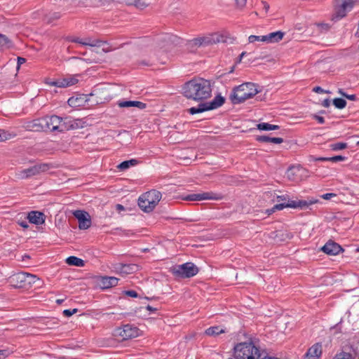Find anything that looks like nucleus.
Wrapping results in <instances>:
<instances>
[{
    "mask_svg": "<svg viewBox=\"0 0 359 359\" xmlns=\"http://www.w3.org/2000/svg\"><path fill=\"white\" fill-rule=\"evenodd\" d=\"M182 90L187 99L201 102L211 97L212 86L210 80L197 77L184 83Z\"/></svg>",
    "mask_w": 359,
    "mask_h": 359,
    "instance_id": "nucleus-1",
    "label": "nucleus"
},
{
    "mask_svg": "<svg viewBox=\"0 0 359 359\" xmlns=\"http://www.w3.org/2000/svg\"><path fill=\"white\" fill-rule=\"evenodd\" d=\"M258 93L259 90L257 89L255 83L250 82L244 83L233 88L229 95V99L233 104H238L252 98Z\"/></svg>",
    "mask_w": 359,
    "mask_h": 359,
    "instance_id": "nucleus-2",
    "label": "nucleus"
},
{
    "mask_svg": "<svg viewBox=\"0 0 359 359\" xmlns=\"http://www.w3.org/2000/svg\"><path fill=\"white\" fill-rule=\"evenodd\" d=\"M235 359H259V349L252 342L239 343L234 347Z\"/></svg>",
    "mask_w": 359,
    "mask_h": 359,
    "instance_id": "nucleus-3",
    "label": "nucleus"
},
{
    "mask_svg": "<svg viewBox=\"0 0 359 359\" xmlns=\"http://www.w3.org/2000/svg\"><path fill=\"white\" fill-rule=\"evenodd\" d=\"M170 271L176 278H188L196 276L198 268L192 262H187L172 266Z\"/></svg>",
    "mask_w": 359,
    "mask_h": 359,
    "instance_id": "nucleus-4",
    "label": "nucleus"
},
{
    "mask_svg": "<svg viewBox=\"0 0 359 359\" xmlns=\"http://www.w3.org/2000/svg\"><path fill=\"white\" fill-rule=\"evenodd\" d=\"M140 332V329L135 325L126 324L114 329L113 335L116 337H120L122 341H125L138 337Z\"/></svg>",
    "mask_w": 359,
    "mask_h": 359,
    "instance_id": "nucleus-5",
    "label": "nucleus"
},
{
    "mask_svg": "<svg viewBox=\"0 0 359 359\" xmlns=\"http://www.w3.org/2000/svg\"><path fill=\"white\" fill-rule=\"evenodd\" d=\"M318 199L311 198L308 200L288 201L287 203L276 204L273 207V211L281 210L285 208H299L301 210L307 209L311 205L317 203Z\"/></svg>",
    "mask_w": 359,
    "mask_h": 359,
    "instance_id": "nucleus-6",
    "label": "nucleus"
},
{
    "mask_svg": "<svg viewBox=\"0 0 359 359\" xmlns=\"http://www.w3.org/2000/svg\"><path fill=\"white\" fill-rule=\"evenodd\" d=\"M353 6V0H336L334 13L332 20L337 21L346 15V13L352 9Z\"/></svg>",
    "mask_w": 359,
    "mask_h": 359,
    "instance_id": "nucleus-7",
    "label": "nucleus"
},
{
    "mask_svg": "<svg viewBox=\"0 0 359 359\" xmlns=\"http://www.w3.org/2000/svg\"><path fill=\"white\" fill-rule=\"evenodd\" d=\"M353 6V0H336L334 13L332 20L337 21L346 15V13L352 9Z\"/></svg>",
    "mask_w": 359,
    "mask_h": 359,
    "instance_id": "nucleus-8",
    "label": "nucleus"
},
{
    "mask_svg": "<svg viewBox=\"0 0 359 359\" xmlns=\"http://www.w3.org/2000/svg\"><path fill=\"white\" fill-rule=\"evenodd\" d=\"M158 40L161 42L159 44L160 48L165 51H168L173 47L180 45L183 41L182 39L172 34H165Z\"/></svg>",
    "mask_w": 359,
    "mask_h": 359,
    "instance_id": "nucleus-9",
    "label": "nucleus"
},
{
    "mask_svg": "<svg viewBox=\"0 0 359 359\" xmlns=\"http://www.w3.org/2000/svg\"><path fill=\"white\" fill-rule=\"evenodd\" d=\"M223 196L221 194L213 192H203L200 194H191L182 198L183 200L189 201H198L203 200H221Z\"/></svg>",
    "mask_w": 359,
    "mask_h": 359,
    "instance_id": "nucleus-10",
    "label": "nucleus"
},
{
    "mask_svg": "<svg viewBox=\"0 0 359 359\" xmlns=\"http://www.w3.org/2000/svg\"><path fill=\"white\" fill-rule=\"evenodd\" d=\"M82 127V121L81 119H73L71 117H61L59 133H63L70 130H75Z\"/></svg>",
    "mask_w": 359,
    "mask_h": 359,
    "instance_id": "nucleus-11",
    "label": "nucleus"
},
{
    "mask_svg": "<svg viewBox=\"0 0 359 359\" xmlns=\"http://www.w3.org/2000/svg\"><path fill=\"white\" fill-rule=\"evenodd\" d=\"M44 131L59 132L61 117L52 115L43 117Z\"/></svg>",
    "mask_w": 359,
    "mask_h": 359,
    "instance_id": "nucleus-12",
    "label": "nucleus"
},
{
    "mask_svg": "<svg viewBox=\"0 0 359 359\" xmlns=\"http://www.w3.org/2000/svg\"><path fill=\"white\" fill-rule=\"evenodd\" d=\"M51 167V164L50 163H38L23 170L22 172L25 175V177H30L44 172L48 170Z\"/></svg>",
    "mask_w": 359,
    "mask_h": 359,
    "instance_id": "nucleus-13",
    "label": "nucleus"
},
{
    "mask_svg": "<svg viewBox=\"0 0 359 359\" xmlns=\"http://www.w3.org/2000/svg\"><path fill=\"white\" fill-rule=\"evenodd\" d=\"M74 217L78 219L79 228L80 229H87L91 225V219L89 214L83 210H76L74 212Z\"/></svg>",
    "mask_w": 359,
    "mask_h": 359,
    "instance_id": "nucleus-14",
    "label": "nucleus"
},
{
    "mask_svg": "<svg viewBox=\"0 0 359 359\" xmlns=\"http://www.w3.org/2000/svg\"><path fill=\"white\" fill-rule=\"evenodd\" d=\"M221 36L218 34H212L209 36H203L195 38L193 39V43L195 46H208L213 43H219L222 41Z\"/></svg>",
    "mask_w": 359,
    "mask_h": 359,
    "instance_id": "nucleus-15",
    "label": "nucleus"
},
{
    "mask_svg": "<svg viewBox=\"0 0 359 359\" xmlns=\"http://www.w3.org/2000/svg\"><path fill=\"white\" fill-rule=\"evenodd\" d=\"M11 285L15 288H23L26 290V272H18L14 273L9 278Z\"/></svg>",
    "mask_w": 359,
    "mask_h": 359,
    "instance_id": "nucleus-16",
    "label": "nucleus"
},
{
    "mask_svg": "<svg viewBox=\"0 0 359 359\" xmlns=\"http://www.w3.org/2000/svg\"><path fill=\"white\" fill-rule=\"evenodd\" d=\"M321 250L329 255H337L344 250L338 243L329 241L321 248Z\"/></svg>",
    "mask_w": 359,
    "mask_h": 359,
    "instance_id": "nucleus-17",
    "label": "nucleus"
},
{
    "mask_svg": "<svg viewBox=\"0 0 359 359\" xmlns=\"http://www.w3.org/2000/svg\"><path fill=\"white\" fill-rule=\"evenodd\" d=\"M147 203L150 204L153 209L157 205L161 198V193L156 189H152L143 194Z\"/></svg>",
    "mask_w": 359,
    "mask_h": 359,
    "instance_id": "nucleus-18",
    "label": "nucleus"
},
{
    "mask_svg": "<svg viewBox=\"0 0 359 359\" xmlns=\"http://www.w3.org/2000/svg\"><path fill=\"white\" fill-rule=\"evenodd\" d=\"M27 218L30 223L40 225L45 222L46 216L41 212L33 210L28 213Z\"/></svg>",
    "mask_w": 359,
    "mask_h": 359,
    "instance_id": "nucleus-19",
    "label": "nucleus"
},
{
    "mask_svg": "<svg viewBox=\"0 0 359 359\" xmlns=\"http://www.w3.org/2000/svg\"><path fill=\"white\" fill-rule=\"evenodd\" d=\"M118 278L114 276H102L99 285L102 289H109L118 285Z\"/></svg>",
    "mask_w": 359,
    "mask_h": 359,
    "instance_id": "nucleus-20",
    "label": "nucleus"
},
{
    "mask_svg": "<svg viewBox=\"0 0 359 359\" xmlns=\"http://www.w3.org/2000/svg\"><path fill=\"white\" fill-rule=\"evenodd\" d=\"M43 117L36 118L26 123L25 128L31 131L41 132L44 131Z\"/></svg>",
    "mask_w": 359,
    "mask_h": 359,
    "instance_id": "nucleus-21",
    "label": "nucleus"
},
{
    "mask_svg": "<svg viewBox=\"0 0 359 359\" xmlns=\"http://www.w3.org/2000/svg\"><path fill=\"white\" fill-rule=\"evenodd\" d=\"M321 354L322 344L320 343H316L308 349L305 355L308 359H318Z\"/></svg>",
    "mask_w": 359,
    "mask_h": 359,
    "instance_id": "nucleus-22",
    "label": "nucleus"
},
{
    "mask_svg": "<svg viewBox=\"0 0 359 359\" xmlns=\"http://www.w3.org/2000/svg\"><path fill=\"white\" fill-rule=\"evenodd\" d=\"M93 93L89 95H81L79 97H72L69 98L67 103L70 107H76L82 104L83 102H87L89 101L88 96H93Z\"/></svg>",
    "mask_w": 359,
    "mask_h": 359,
    "instance_id": "nucleus-23",
    "label": "nucleus"
},
{
    "mask_svg": "<svg viewBox=\"0 0 359 359\" xmlns=\"http://www.w3.org/2000/svg\"><path fill=\"white\" fill-rule=\"evenodd\" d=\"M117 104L121 108L137 107L140 109H143L147 107V104L144 102L132 100L118 101Z\"/></svg>",
    "mask_w": 359,
    "mask_h": 359,
    "instance_id": "nucleus-24",
    "label": "nucleus"
},
{
    "mask_svg": "<svg viewBox=\"0 0 359 359\" xmlns=\"http://www.w3.org/2000/svg\"><path fill=\"white\" fill-rule=\"evenodd\" d=\"M225 102V98L220 95H218L215 97V98L209 102H205L208 109V111L212 110L215 109H217Z\"/></svg>",
    "mask_w": 359,
    "mask_h": 359,
    "instance_id": "nucleus-25",
    "label": "nucleus"
},
{
    "mask_svg": "<svg viewBox=\"0 0 359 359\" xmlns=\"http://www.w3.org/2000/svg\"><path fill=\"white\" fill-rule=\"evenodd\" d=\"M285 33L281 31H277L274 32H271L267 35H265L264 39H266V43H276L283 39Z\"/></svg>",
    "mask_w": 359,
    "mask_h": 359,
    "instance_id": "nucleus-26",
    "label": "nucleus"
},
{
    "mask_svg": "<svg viewBox=\"0 0 359 359\" xmlns=\"http://www.w3.org/2000/svg\"><path fill=\"white\" fill-rule=\"evenodd\" d=\"M116 269H118L122 273L129 274L137 271L138 269V266L134 264L120 263L118 264V267Z\"/></svg>",
    "mask_w": 359,
    "mask_h": 359,
    "instance_id": "nucleus-27",
    "label": "nucleus"
},
{
    "mask_svg": "<svg viewBox=\"0 0 359 359\" xmlns=\"http://www.w3.org/2000/svg\"><path fill=\"white\" fill-rule=\"evenodd\" d=\"M255 140L259 142H271L274 144L283 142V139L281 137H270L267 135H257Z\"/></svg>",
    "mask_w": 359,
    "mask_h": 359,
    "instance_id": "nucleus-28",
    "label": "nucleus"
},
{
    "mask_svg": "<svg viewBox=\"0 0 359 359\" xmlns=\"http://www.w3.org/2000/svg\"><path fill=\"white\" fill-rule=\"evenodd\" d=\"M66 263L69 266L82 267L85 265V262L77 257L70 256L66 259Z\"/></svg>",
    "mask_w": 359,
    "mask_h": 359,
    "instance_id": "nucleus-29",
    "label": "nucleus"
},
{
    "mask_svg": "<svg viewBox=\"0 0 359 359\" xmlns=\"http://www.w3.org/2000/svg\"><path fill=\"white\" fill-rule=\"evenodd\" d=\"M46 84L59 87V88H65L68 87V82L66 78L57 79L55 81H51L50 79H46Z\"/></svg>",
    "mask_w": 359,
    "mask_h": 359,
    "instance_id": "nucleus-30",
    "label": "nucleus"
},
{
    "mask_svg": "<svg viewBox=\"0 0 359 359\" xmlns=\"http://www.w3.org/2000/svg\"><path fill=\"white\" fill-rule=\"evenodd\" d=\"M138 205L140 208L145 212H150L154 210L151 205L147 203V200L145 198H144L143 194L140 196L138 199Z\"/></svg>",
    "mask_w": 359,
    "mask_h": 359,
    "instance_id": "nucleus-31",
    "label": "nucleus"
},
{
    "mask_svg": "<svg viewBox=\"0 0 359 359\" xmlns=\"http://www.w3.org/2000/svg\"><path fill=\"white\" fill-rule=\"evenodd\" d=\"M137 163H138V161L137 159H133H133H130V160L124 161L121 162V163H119L117 165V168L119 170H125L129 168L131 166L136 165Z\"/></svg>",
    "mask_w": 359,
    "mask_h": 359,
    "instance_id": "nucleus-32",
    "label": "nucleus"
},
{
    "mask_svg": "<svg viewBox=\"0 0 359 359\" xmlns=\"http://www.w3.org/2000/svg\"><path fill=\"white\" fill-rule=\"evenodd\" d=\"M225 330L219 326H212L208 328L205 333L208 336H217L219 334L224 333Z\"/></svg>",
    "mask_w": 359,
    "mask_h": 359,
    "instance_id": "nucleus-33",
    "label": "nucleus"
},
{
    "mask_svg": "<svg viewBox=\"0 0 359 359\" xmlns=\"http://www.w3.org/2000/svg\"><path fill=\"white\" fill-rule=\"evenodd\" d=\"M38 280L40 279L36 275L26 272V290H29Z\"/></svg>",
    "mask_w": 359,
    "mask_h": 359,
    "instance_id": "nucleus-34",
    "label": "nucleus"
},
{
    "mask_svg": "<svg viewBox=\"0 0 359 359\" xmlns=\"http://www.w3.org/2000/svg\"><path fill=\"white\" fill-rule=\"evenodd\" d=\"M257 128L259 130H275L280 128L278 125H273L269 123H260L257 125Z\"/></svg>",
    "mask_w": 359,
    "mask_h": 359,
    "instance_id": "nucleus-35",
    "label": "nucleus"
},
{
    "mask_svg": "<svg viewBox=\"0 0 359 359\" xmlns=\"http://www.w3.org/2000/svg\"><path fill=\"white\" fill-rule=\"evenodd\" d=\"M208 111L205 103H200L197 107H193L188 109L190 114H196Z\"/></svg>",
    "mask_w": 359,
    "mask_h": 359,
    "instance_id": "nucleus-36",
    "label": "nucleus"
},
{
    "mask_svg": "<svg viewBox=\"0 0 359 359\" xmlns=\"http://www.w3.org/2000/svg\"><path fill=\"white\" fill-rule=\"evenodd\" d=\"M12 46V41L4 34H0V51Z\"/></svg>",
    "mask_w": 359,
    "mask_h": 359,
    "instance_id": "nucleus-37",
    "label": "nucleus"
},
{
    "mask_svg": "<svg viewBox=\"0 0 359 359\" xmlns=\"http://www.w3.org/2000/svg\"><path fill=\"white\" fill-rule=\"evenodd\" d=\"M333 104L337 109H342L346 106V101L341 97L334 98L332 101Z\"/></svg>",
    "mask_w": 359,
    "mask_h": 359,
    "instance_id": "nucleus-38",
    "label": "nucleus"
},
{
    "mask_svg": "<svg viewBox=\"0 0 359 359\" xmlns=\"http://www.w3.org/2000/svg\"><path fill=\"white\" fill-rule=\"evenodd\" d=\"M330 148L333 151H338L346 149L348 147L347 143L345 142H337L330 144Z\"/></svg>",
    "mask_w": 359,
    "mask_h": 359,
    "instance_id": "nucleus-39",
    "label": "nucleus"
},
{
    "mask_svg": "<svg viewBox=\"0 0 359 359\" xmlns=\"http://www.w3.org/2000/svg\"><path fill=\"white\" fill-rule=\"evenodd\" d=\"M104 43H106V41L96 39V40H93V41L89 40V42L83 43V45L90 46H93V47H94V46L100 47Z\"/></svg>",
    "mask_w": 359,
    "mask_h": 359,
    "instance_id": "nucleus-40",
    "label": "nucleus"
},
{
    "mask_svg": "<svg viewBox=\"0 0 359 359\" xmlns=\"http://www.w3.org/2000/svg\"><path fill=\"white\" fill-rule=\"evenodd\" d=\"M314 25L318 27L320 33L327 32L330 28L327 23H315Z\"/></svg>",
    "mask_w": 359,
    "mask_h": 359,
    "instance_id": "nucleus-41",
    "label": "nucleus"
},
{
    "mask_svg": "<svg viewBox=\"0 0 359 359\" xmlns=\"http://www.w3.org/2000/svg\"><path fill=\"white\" fill-rule=\"evenodd\" d=\"M332 359H353L352 355L348 353L341 352L337 354Z\"/></svg>",
    "mask_w": 359,
    "mask_h": 359,
    "instance_id": "nucleus-42",
    "label": "nucleus"
},
{
    "mask_svg": "<svg viewBox=\"0 0 359 359\" xmlns=\"http://www.w3.org/2000/svg\"><path fill=\"white\" fill-rule=\"evenodd\" d=\"M60 18V15L59 13L55 12L49 15H46L45 20L48 23L52 22L54 20L59 19Z\"/></svg>",
    "mask_w": 359,
    "mask_h": 359,
    "instance_id": "nucleus-43",
    "label": "nucleus"
},
{
    "mask_svg": "<svg viewBox=\"0 0 359 359\" xmlns=\"http://www.w3.org/2000/svg\"><path fill=\"white\" fill-rule=\"evenodd\" d=\"M264 38H265V36L250 35L248 38V41L250 43H254L255 41L266 42V39H264Z\"/></svg>",
    "mask_w": 359,
    "mask_h": 359,
    "instance_id": "nucleus-44",
    "label": "nucleus"
},
{
    "mask_svg": "<svg viewBox=\"0 0 359 359\" xmlns=\"http://www.w3.org/2000/svg\"><path fill=\"white\" fill-rule=\"evenodd\" d=\"M14 135H12L11 134H10L4 130H0V142H3V141L7 140H9Z\"/></svg>",
    "mask_w": 359,
    "mask_h": 359,
    "instance_id": "nucleus-45",
    "label": "nucleus"
},
{
    "mask_svg": "<svg viewBox=\"0 0 359 359\" xmlns=\"http://www.w3.org/2000/svg\"><path fill=\"white\" fill-rule=\"evenodd\" d=\"M133 5L138 8L143 9L148 6V4L144 0H136Z\"/></svg>",
    "mask_w": 359,
    "mask_h": 359,
    "instance_id": "nucleus-46",
    "label": "nucleus"
},
{
    "mask_svg": "<svg viewBox=\"0 0 359 359\" xmlns=\"http://www.w3.org/2000/svg\"><path fill=\"white\" fill-rule=\"evenodd\" d=\"M310 161H329V157H315L314 156H309Z\"/></svg>",
    "mask_w": 359,
    "mask_h": 359,
    "instance_id": "nucleus-47",
    "label": "nucleus"
},
{
    "mask_svg": "<svg viewBox=\"0 0 359 359\" xmlns=\"http://www.w3.org/2000/svg\"><path fill=\"white\" fill-rule=\"evenodd\" d=\"M345 159H346V157L344 156H341V155L329 157V161H332L334 163H336L338 161H344Z\"/></svg>",
    "mask_w": 359,
    "mask_h": 359,
    "instance_id": "nucleus-48",
    "label": "nucleus"
},
{
    "mask_svg": "<svg viewBox=\"0 0 359 359\" xmlns=\"http://www.w3.org/2000/svg\"><path fill=\"white\" fill-rule=\"evenodd\" d=\"M78 312V309H65L63 311V315L65 316V317H70L72 316L73 314L76 313Z\"/></svg>",
    "mask_w": 359,
    "mask_h": 359,
    "instance_id": "nucleus-49",
    "label": "nucleus"
},
{
    "mask_svg": "<svg viewBox=\"0 0 359 359\" xmlns=\"http://www.w3.org/2000/svg\"><path fill=\"white\" fill-rule=\"evenodd\" d=\"M236 8L238 9H243L245 5L247 0H235Z\"/></svg>",
    "mask_w": 359,
    "mask_h": 359,
    "instance_id": "nucleus-50",
    "label": "nucleus"
},
{
    "mask_svg": "<svg viewBox=\"0 0 359 359\" xmlns=\"http://www.w3.org/2000/svg\"><path fill=\"white\" fill-rule=\"evenodd\" d=\"M313 91L317 93H330V91L323 89L320 86H316L313 88Z\"/></svg>",
    "mask_w": 359,
    "mask_h": 359,
    "instance_id": "nucleus-51",
    "label": "nucleus"
},
{
    "mask_svg": "<svg viewBox=\"0 0 359 359\" xmlns=\"http://www.w3.org/2000/svg\"><path fill=\"white\" fill-rule=\"evenodd\" d=\"M124 293L127 296L130 297L136 298L138 297L137 292L135 290H126L124 292Z\"/></svg>",
    "mask_w": 359,
    "mask_h": 359,
    "instance_id": "nucleus-52",
    "label": "nucleus"
},
{
    "mask_svg": "<svg viewBox=\"0 0 359 359\" xmlns=\"http://www.w3.org/2000/svg\"><path fill=\"white\" fill-rule=\"evenodd\" d=\"M68 82V86H73L78 82V79L74 77L66 78Z\"/></svg>",
    "mask_w": 359,
    "mask_h": 359,
    "instance_id": "nucleus-53",
    "label": "nucleus"
},
{
    "mask_svg": "<svg viewBox=\"0 0 359 359\" xmlns=\"http://www.w3.org/2000/svg\"><path fill=\"white\" fill-rule=\"evenodd\" d=\"M337 194L334 193H327L321 196V198L325 200H330L332 197L336 196Z\"/></svg>",
    "mask_w": 359,
    "mask_h": 359,
    "instance_id": "nucleus-54",
    "label": "nucleus"
},
{
    "mask_svg": "<svg viewBox=\"0 0 359 359\" xmlns=\"http://www.w3.org/2000/svg\"><path fill=\"white\" fill-rule=\"evenodd\" d=\"M313 118L320 124H323L325 123V118L323 116L314 114Z\"/></svg>",
    "mask_w": 359,
    "mask_h": 359,
    "instance_id": "nucleus-55",
    "label": "nucleus"
},
{
    "mask_svg": "<svg viewBox=\"0 0 359 359\" xmlns=\"http://www.w3.org/2000/svg\"><path fill=\"white\" fill-rule=\"evenodd\" d=\"M25 62H26L25 58L21 57H18L17 69H18L20 68V65H22L23 63H25Z\"/></svg>",
    "mask_w": 359,
    "mask_h": 359,
    "instance_id": "nucleus-56",
    "label": "nucleus"
},
{
    "mask_svg": "<svg viewBox=\"0 0 359 359\" xmlns=\"http://www.w3.org/2000/svg\"><path fill=\"white\" fill-rule=\"evenodd\" d=\"M295 169V167L292 166V167H290L287 171V177L289 178L291 177V175H294V170Z\"/></svg>",
    "mask_w": 359,
    "mask_h": 359,
    "instance_id": "nucleus-57",
    "label": "nucleus"
},
{
    "mask_svg": "<svg viewBox=\"0 0 359 359\" xmlns=\"http://www.w3.org/2000/svg\"><path fill=\"white\" fill-rule=\"evenodd\" d=\"M18 224L24 229H27L29 227V224L25 220L18 221Z\"/></svg>",
    "mask_w": 359,
    "mask_h": 359,
    "instance_id": "nucleus-58",
    "label": "nucleus"
},
{
    "mask_svg": "<svg viewBox=\"0 0 359 359\" xmlns=\"http://www.w3.org/2000/svg\"><path fill=\"white\" fill-rule=\"evenodd\" d=\"M8 352L7 350H0V359H4L7 357Z\"/></svg>",
    "mask_w": 359,
    "mask_h": 359,
    "instance_id": "nucleus-59",
    "label": "nucleus"
},
{
    "mask_svg": "<svg viewBox=\"0 0 359 359\" xmlns=\"http://www.w3.org/2000/svg\"><path fill=\"white\" fill-rule=\"evenodd\" d=\"M277 199L278 201H290L289 200V196L287 195H282V196H277Z\"/></svg>",
    "mask_w": 359,
    "mask_h": 359,
    "instance_id": "nucleus-60",
    "label": "nucleus"
},
{
    "mask_svg": "<svg viewBox=\"0 0 359 359\" xmlns=\"http://www.w3.org/2000/svg\"><path fill=\"white\" fill-rule=\"evenodd\" d=\"M262 4L263 5V9L265 11L266 13H267L270 8L269 4L264 1H262Z\"/></svg>",
    "mask_w": 359,
    "mask_h": 359,
    "instance_id": "nucleus-61",
    "label": "nucleus"
},
{
    "mask_svg": "<svg viewBox=\"0 0 359 359\" xmlns=\"http://www.w3.org/2000/svg\"><path fill=\"white\" fill-rule=\"evenodd\" d=\"M344 97L348 99L349 100L354 101L356 100V95H344Z\"/></svg>",
    "mask_w": 359,
    "mask_h": 359,
    "instance_id": "nucleus-62",
    "label": "nucleus"
},
{
    "mask_svg": "<svg viewBox=\"0 0 359 359\" xmlns=\"http://www.w3.org/2000/svg\"><path fill=\"white\" fill-rule=\"evenodd\" d=\"M322 105L323 107H330V100L328 98L324 100L323 103H322Z\"/></svg>",
    "mask_w": 359,
    "mask_h": 359,
    "instance_id": "nucleus-63",
    "label": "nucleus"
},
{
    "mask_svg": "<svg viewBox=\"0 0 359 359\" xmlns=\"http://www.w3.org/2000/svg\"><path fill=\"white\" fill-rule=\"evenodd\" d=\"M247 54L246 52H242L241 54L239 55L238 58L237 59L236 63H239L241 62L243 57Z\"/></svg>",
    "mask_w": 359,
    "mask_h": 359,
    "instance_id": "nucleus-64",
    "label": "nucleus"
}]
</instances>
